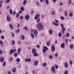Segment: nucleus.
I'll return each instance as SVG.
<instances>
[{
	"label": "nucleus",
	"instance_id": "nucleus-1",
	"mask_svg": "<svg viewBox=\"0 0 74 74\" xmlns=\"http://www.w3.org/2000/svg\"><path fill=\"white\" fill-rule=\"evenodd\" d=\"M44 25L41 22L38 23L36 25V28L38 31H42L44 29Z\"/></svg>",
	"mask_w": 74,
	"mask_h": 74
},
{
	"label": "nucleus",
	"instance_id": "nucleus-2",
	"mask_svg": "<svg viewBox=\"0 0 74 74\" xmlns=\"http://www.w3.org/2000/svg\"><path fill=\"white\" fill-rule=\"evenodd\" d=\"M60 25L62 27V30L61 33H62V34H64V32H65V30H66V29L64 28V25H63V24H61Z\"/></svg>",
	"mask_w": 74,
	"mask_h": 74
},
{
	"label": "nucleus",
	"instance_id": "nucleus-3",
	"mask_svg": "<svg viewBox=\"0 0 74 74\" xmlns=\"http://www.w3.org/2000/svg\"><path fill=\"white\" fill-rule=\"evenodd\" d=\"M16 51V49H11L10 52V55H12V53H14Z\"/></svg>",
	"mask_w": 74,
	"mask_h": 74
},
{
	"label": "nucleus",
	"instance_id": "nucleus-4",
	"mask_svg": "<svg viewBox=\"0 0 74 74\" xmlns=\"http://www.w3.org/2000/svg\"><path fill=\"white\" fill-rule=\"evenodd\" d=\"M6 19L8 22H10L11 20V17L9 15H8L6 17Z\"/></svg>",
	"mask_w": 74,
	"mask_h": 74
},
{
	"label": "nucleus",
	"instance_id": "nucleus-5",
	"mask_svg": "<svg viewBox=\"0 0 74 74\" xmlns=\"http://www.w3.org/2000/svg\"><path fill=\"white\" fill-rule=\"evenodd\" d=\"M39 17H40L39 14H36L35 16L34 19L35 20H37V19H38L39 18Z\"/></svg>",
	"mask_w": 74,
	"mask_h": 74
},
{
	"label": "nucleus",
	"instance_id": "nucleus-6",
	"mask_svg": "<svg viewBox=\"0 0 74 74\" xmlns=\"http://www.w3.org/2000/svg\"><path fill=\"white\" fill-rule=\"evenodd\" d=\"M51 48L53 52H54L55 51V46L53 45L51 46Z\"/></svg>",
	"mask_w": 74,
	"mask_h": 74
},
{
	"label": "nucleus",
	"instance_id": "nucleus-7",
	"mask_svg": "<svg viewBox=\"0 0 74 74\" xmlns=\"http://www.w3.org/2000/svg\"><path fill=\"white\" fill-rule=\"evenodd\" d=\"M31 59H30V58H28V59L27 58H25V62H31Z\"/></svg>",
	"mask_w": 74,
	"mask_h": 74
},
{
	"label": "nucleus",
	"instance_id": "nucleus-8",
	"mask_svg": "<svg viewBox=\"0 0 74 74\" xmlns=\"http://www.w3.org/2000/svg\"><path fill=\"white\" fill-rule=\"evenodd\" d=\"M68 63L66 62H65L64 63V66L65 68H67L68 67Z\"/></svg>",
	"mask_w": 74,
	"mask_h": 74
},
{
	"label": "nucleus",
	"instance_id": "nucleus-9",
	"mask_svg": "<svg viewBox=\"0 0 74 74\" xmlns=\"http://www.w3.org/2000/svg\"><path fill=\"white\" fill-rule=\"evenodd\" d=\"M36 52V49L35 48H33L32 50V53H34Z\"/></svg>",
	"mask_w": 74,
	"mask_h": 74
},
{
	"label": "nucleus",
	"instance_id": "nucleus-10",
	"mask_svg": "<svg viewBox=\"0 0 74 74\" xmlns=\"http://www.w3.org/2000/svg\"><path fill=\"white\" fill-rule=\"evenodd\" d=\"M29 18L30 16H29V15H27L25 16V18L27 20H29Z\"/></svg>",
	"mask_w": 74,
	"mask_h": 74
},
{
	"label": "nucleus",
	"instance_id": "nucleus-11",
	"mask_svg": "<svg viewBox=\"0 0 74 74\" xmlns=\"http://www.w3.org/2000/svg\"><path fill=\"white\" fill-rule=\"evenodd\" d=\"M65 46V44L63 42L62 43L61 45V47L62 48H64V47Z\"/></svg>",
	"mask_w": 74,
	"mask_h": 74
},
{
	"label": "nucleus",
	"instance_id": "nucleus-12",
	"mask_svg": "<svg viewBox=\"0 0 74 74\" xmlns=\"http://www.w3.org/2000/svg\"><path fill=\"white\" fill-rule=\"evenodd\" d=\"M49 32L50 34H52V33H53V31H52V29H50L49 31Z\"/></svg>",
	"mask_w": 74,
	"mask_h": 74
},
{
	"label": "nucleus",
	"instance_id": "nucleus-13",
	"mask_svg": "<svg viewBox=\"0 0 74 74\" xmlns=\"http://www.w3.org/2000/svg\"><path fill=\"white\" fill-rule=\"evenodd\" d=\"M51 69L53 71V73H55L54 72L55 71V68H54V66H53L51 67Z\"/></svg>",
	"mask_w": 74,
	"mask_h": 74
},
{
	"label": "nucleus",
	"instance_id": "nucleus-14",
	"mask_svg": "<svg viewBox=\"0 0 74 74\" xmlns=\"http://www.w3.org/2000/svg\"><path fill=\"white\" fill-rule=\"evenodd\" d=\"M13 68L14 69H12V72H13V73H15V72H16V68L14 67Z\"/></svg>",
	"mask_w": 74,
	"mask_h": 74
},
{
	"label": "nucleus",
	"instance_id": "nucleus-15",
	"mask_svg": "<svg viewBox=\"0 0 74 74\" xmlns=\"http://www.w3.org/2000/svg\"><path fill=\"white\" fill-rule=\"evenodd\" d=\"M9 27L12 30H13V29H14V27L12 26V25L11 24H9Z\"/></svg>",
	"mask_w": 74,
	"mask_h": 74
},
{
	"label": "nucleus",
	"instance_id": "nucleus-16",
	"mask_svg": "<svg viewBox=\"0 0 74 74\" xmlns=\"http://www.w3.org/2000/svg\"><path fill=\"white\" fill-rule=\"evenodd\" d=\"M38 60H36L34 62V65L35 66H37V65L38 64Z\"/></svg>",
	"mask_w": 74,
	"mask_h": 74
},
{
	"label": "nucleus",
	"instance_id": "nucleus-17",
	"mask_svg": "<svg viewBox=\"0 0 74 74\" xmlns=\"http://www.w3.org/2000/svg\"><path fill=\"white\" fill-rule=\"evenodd\" d=\"M34 56L37 57L38 56V54L37 53V52H35L34 54Z\"/></svg>",
	"mask_w": 74,
	"mask_h": 74
},
{
	"label": "nucleus",
	"instance_id": "nucleus-18",
	"mask_svg": "<svg viewBox=\"0 0 74 74\" xmlns=\"http://www.w3.org/2000/svg\"><path fill=\"white\" fill-rule=\"evenodd\" d=\"M27 3V1L26 0H25L23 2V4L24 5H25Z\"/></svg>",
	"mask_w": 74,
	"mask_h": 74
},
{
	"label": "nucleus",
	"instance_id": "nucleus-19",
	"mask_svg": "<svg viewBox=\"0 0 74 74\" xmlns=\"http://www.w3.org/2000/svg\"><path fill=\"white\" fill-rule=\"evenodd\" d=\"M53 24L56 26H59V24H56L54 22H53Z\"/></svg>",
	"mask_w": 74,
	"mask_h": 74
},
{
	"label": "nucleus",
	"instance_id": "nucleus-20",
	"mask_svg": "<svg viewBox=\"0 0 74 74\" xmlns=\"http://www.w3.org/2000/svg\"><path fill=\"white\" fill-rule=\"evenodd\" d=\"M0 60L1 63H3V62H4V58L2 57L1 58V59Z\"/></svg>",
	"mask_w": 74,
	"mask_h": 74
},
{
	"label": "nucleus",
	"instance_id": "nucleus-21",
	"mask_svg": "<svg viewBox=\"0 0 74 74\" xmlns=\"http://www.w3.org/2000/svg\"><path fill=\"white\" fill-rule=\"evenodd\" d=\"M20 32V29L19 28H18L17 29V30H15V32L16 33H18V34H19V32Z\"/></svg>",
	"mask_w": 74,
	"mask_h": 74
},
{
	"label": "nucleus",
	"instance_id": "nucleus-22",
	"mask_svg": "<svg viewBox=\"0 0 74 74\" xmlns=\"http://www.w3.org/2000/svg\"><path fill=\"white\" fill-rule=\"evenodd\" d=\"M64 74H69V71L67 70H65L64 71Z\"/></svg>",
	"mask_w": 74,
	"mask_h": 74
},
{
	"label": "nucleus",
	"instance_id": "nucleus-23",
	"mask_svg": "<svg viewBox=\"0 0 74 74\" xmlns=\"http://www.w3.org/2000/svg\"><path fill=\"white\" fill-rule=\"evenodd\" d=\"M64 14L65 16H67V10H65L64 12Z\"/></svg>",
	"mask_w": 74,
	"mask_h": 74
},
{
	"label": "nucleus",
	"instance_id": "nucleus-24",
	"mask_svg": "<svg viewBox=\"0 0 74 74\" xmlns=\"http://www.w3.org/2000/svg\"><path fill=\"white\" fill-rule=\"evenodd\" d=\"M9 13L10 15H12V10L11 9L10 10Z\"/></svg>",
	"mask_w": 74,
	"mask_h": 74
},
{
	"label": "nucleus",
	"instance_id": "nucleus-25",
	"mask_svg": "<svg viewBox=\"0 0 74 74\" xmlns=\"http://www.w3.org/2000/svg\"><path fill=\"white\" fill-rule=\"evenodd\" d=\"M73 44H71V45L70 47H69V48H71V49H73Z\"/></svg>",
	"mask_w": 74,
	"mask_h": 74
},
{
	"label": "nucleus",
	"instance_id": "nucleus-26",
	"mask_svg": "<svg viewBox=\"0 0 74 74\" xmlns=\"http://www.w3.org/2000/svg\"><path fill=\"white\" fill-rule=\"evenodd\" d=\"M51 45V43L49 41L47 42V46H49L50 45Z\"/></svg>",
	"mask_w": 74,
	"mask_h": 74
},
{
	"label": "nucleus",
	"instance_id": "nucleus-27",
	"mask_svg": "<svg viewBox=\"0 0 74 74\" xmlns=\"http://www.w3.org/2000/svg\"><path fill=\"white\" fill-rule=\"evenodd\" d=\"M16 60L17 62H19L21 61V59H20V58H17L16 59Z\"/></svg>",
	"mask_w": 74,
	"mask_h": 74
},
{
	"label": "nucleus",
	"instance_id": "nucleus-28",
	"mask_svg": "<svg viewBox=\"0 0 74 74\" xmlns=\"http://www.w3.org/2000/svg\"><path fill=\"white\" fill-rule=\"evenodd\" d=\"M24 10H25V8H24V7H22L21 8V11H24Z\"/></svg>",
	"mask_w": 74,
	"mask_h": 74
},
{
	"label": "nucleus",
	"instance_id": "nucleus-29",
	"mask_svg": "<svg viewBox=\"0 0 74 74\" xmlns=\"http://www.w3.org/2000/svg\"><path fill=\"white\" fill-rule=\"evenodd\" d=\"M21 37L22 38V40H23L25 39V36L24 35H22L21 36Z\"/></svg>",
	"mask_w": 74,
	"mask_h": 74
},
{
	"label": "nucleus",
	"instance_id": "nucleus-30",
	"mask_svg": "<svg viewBox=\"0 0 74 74\" xmlns=\"http://www.w3.org/2000/svg\"><path fill=\"white\" fill-rule=\"evenodd\" d=\"M21 52V49H20V48H19L17 52L18 54H19L20 53V52Z\"/></svg>",
	"mask_w": 74,
	"mask_h": 74
},
{
	"label": "nucleus",
	"instance_id": "nucleus-31",
	"mask_svg": "<svg viewBox=\"0 0 74 74\" xmlns=\"http://www.w3.org/2000/svg\"><path fill=\"white\" fill-rule=\"evenodd\" d=\"M62 33L60 32H59L58 33V36L59 37H62Z\"/></svg>",
	"mask_w": 74,
	"mask_h": 74
},
{
	"label": "nucleus",
	"instance_id": "nucleus-32",
	"mask_svg": "<svg viewBox=\"0 0 74 74\" xmlns=\"http://www.w3.org/2000/svg\"><path fill=\"white\" fill-rule=\"evenodd\" d=\"M69 16L70 17H72L73 16V14L72 13H71L69 14Z\"/></svg>",
	"mask_w": 74,
	"mask_h": 74
},
{
	"label": "nucleus",
	"instance_id": "nucleus-33",
	"mask_svg": "<svg viewBox=\"0 0 74 74\" xmlns=\"http://www.w3.org/2000/svg\"><path fill=\"white\" fill-rule=\"evenodd\" d=\"M14 56L15 57H16L18 56V53L17 52H16L14 54Z\"/></svg>",
	"mask_w": 74,
	"mask_h": 74
},
{
	"label": "nucleus",
	"instance_id": "nucleus-34",
	"mask_svg": "<svg viewBox=\"0 0 74 74\" xmlns=\"http://www.w3.org/2000/svg\"><path fill=\"white\" fill-rule=\"evenodd\" d=\"M66 37L68 38L70 36V34L69 33H67L66 35Z\"/></svg>",
	"mask_w": 74,
	"mask_h": 74
},
{
	"label": "nucleus",
	"instance_id": "nucleus-35",
	"mask_svg": "<svg viewBox=\"0 0 74 74\" xmlns=\"http://www.w3.org/2000/svg\"><path fill=\"white\" fill-rule=\"evenodd\" d=\"M11 35L12 36V37H15V35L14 34L13 32L11 33Z\"/></svg>",
	"mask_w": 74,
	"mask_h": 74
},
{
	"label": "nucleus",
	"instance_id": "nucleus-36",
	"mask_svg": "<svg viewBox=\"0 0 74 74\" xmlns=\"http://www.w3.org/2000/svg\"><path fill=\"white\" fill-rule=\"evenodd\" d=\"M31 36L32 37V38H34V35H33V34H32V33H31Z\"/></svg>",
	"mask_w": 74,
	"mask_h": 74
},
{
	"label": "nucleus",
	"instance_id": "nucleus-37",
	"mask_svg": "<svg viewBox=\"0 0 74 74\" xmlns=\"http://www.w3.org/2000/svg\"><path fill=\"white\" fill-rule=\"evenodd\" d=\"M44 49H45L46 51H48V49L46 46H44Z\"/></svg>",
	"mask_w": 74,
	"mask_h": 74
},
{
	"label": "nucleus",
	"instance_id": "nucleus-38",
	"mask_svg": "<svg viewBox=\"0 0 74 74\" xmlns=\"http://www.w3.org/2000/svg\"><path fill=\"white\" fill-rule=\"evenodd\" d=\"M10 0H6L5 1V3H9V2L10 1Z\"/></svg>",
	"mask_w": 74,
	"mask_h": 74
},
{
	"label": "nucleus",
	"instance_id": "nucleus-39",
	"mask_svg": "<svg viewBox=\"0 0 74 74\" xmlns=\"http://www.w3.org/2000/svg\"><path fill=\"white\" fill-rule=\"evenodd\" d=\"M43 66H44V67H45V66H47V63L46 62L43 63Z\"/></svg>",
	"mask_w": 74,
	"mask_h": 74
},
{
	"label": "nucleus",
	"instance_id": "nucleus-40",
	"mask_svg": "<svg viewBox=\"0 0 74 74\" xmlns=\"http://www.w3.org/2000/svg\"><path fill=\"white\" fill-rule=\"evenodd\" d=\"M51 15H55V11H54L53 12L51 13Z\"/></svg>",
	"mask_w": 74,
	"mask_h": 74
},
{
	"label": "nucleus",
	"instance_id": "nucleus-41",
	"mask_svg": "<svg viewBox=\"0 0 74 74\" xmlns=\"http://www.w3.org/2000/svg\"><path fill=\"white\" fill-rule=\"evenodd\" d=\"M6 65V62L5 61H4L3 64V66H5Z\"/></svg>",
	"mask_w": 74,
	"mask_h": 74
},
{
	"label": "nucleus",
	"instance_id": "nucleus-42",
	"mask_svg": "<svg viewBox=\"0 0 74 74\" xmlns=\"http://www.w3.org/2000/svg\"><path fill=\"white\" fill-rule=\"evenodd\" d=\"M40 21H41V19L39 18L36 21V22H40Z\"/></svg>",
	"mask_w": 74,
	"mask_h": 74
},
{
	"label": "nucleus",
	"instance_id": "nucleus-43",
	"mask_svg": "<svg viewBox=\"0 0 74 74\" xmlns=\"http://www.w3.org/2000/svg\"><path fill=\"white\" fill-rule=\"evenodd\" d=\"M23 29H25V30H27V27H24L23 28Z\"/></svg>",
	"mask_w": 74,
	"mask_h": 74
},
{
	"label": "nucleus",
	"instance_id": "nucleus-44",
	"mask_svg": "<svg viewBox=\"0 0 74 74\" xmlns=\"http://www.w3.org/2000/svg\"><path fill=\"white\" fill-rule=\"evenodd\" d=\"M46 4L47 5L49 4V1L48 0H46Z\"/></svg>",
	"mask_w": 74,
	"mask_h": 74
},
{
	"label": "nucleus",
	"instance_id": "nucleus-45",
	"mask_svg": "<svg viewBox=\"0 0 74 74\" xmlns=\"http://www.w3.org/2000/svg\"><path fill=\"white\" fill-rule=\"evenodd\" d=\"M35 32V34L36 33L37 34H38V31H37V29L35 30V32H34V33Z\"/></svg>",
	"mask_w": 74,
	"mask_h": 74
},
{
	"label": "nucleus",
	"instance_id": "nucleus-46",
	"mask_svg": "<svg viewBox=\"0 0 74 74\" xmlns=\"http://www.w3.org/2000/svg\"><path fill=\"white\" fill-rule=\"evenodd\" d=\"M12 44L13 45H15V41L14 40L12 41Z\"/></svg>",
	"mask_w": 74,
	"mask_h": 74
},
{
	"label": "nucleus",
	"instance_id": "nucleus-47",
	"mask_svg": "<svg viewBox=\"0 0 74 74\" xmlns=\"http://www.w3.org/2000/svg\"><path fill=\"white\" fill-rule=\"evenodd\" d=\"M49 58L50 59H52V55H50L49 56Z\"/></svg>",
	"mask_w": 74,
	"mask_h": 74
},
{
	"label": "nucleus",
	"instance_id": "nucleus-48",
	"mask_svg": "<svg viewBox=\"0 0 74 74\" xmlns=\"http://www.w3.org/2000/svg\"><path fill=\"white\" fill-rule=\"evenodd\" d=\"M15 14H16V12L15 11H14L13 12V15L14 16L15 15Z\"/></svg>",
	"mask_w": 74,
	"mask_h": 74
},
{
	"label": "nucleus",
	"instance_id": "nucleus-49",
	"mask_svg": "<svg viewBox=\"0 0 74 74\" xmlns=\"http://www.w3.org/2000/svg\"><path fill=\"white\" fill-rule=\"evenodd\" d=\"M65 43H67L68 42V39H66L65 40Z\"/></svg>",
	"mask_w": 74,
	"mask_h": 74
},
{
	"label": "nucleus",
	"instance_id": "nucleus-50",
	"mask_svg": "<svg viewBox=\"0 0 74 74\" xmlns=\"http://www.w3.org/2000/svg\"><path fill=\"white\" fill-rule=\"evenodd\" d=\"M19 16V13H17L16 15V17L17 18H18V16Z\"/></svg>",
	"mask_w": 74,
	"mask_h": 74
},
{
	"label": "nucleus",
	"instance_id": "nucleus-51",
	"mask_svg": "<svg viewBox=\"0 0 74 74\" xmlns=\"http://www.w3.org/2000/svg\"><path fill=\"white\" fill-rule=\"evenodd\" d=\"M61 19H62V20H64V18L63 17V16H62L61 17Z\"/></svg>",
	"mask_w": 74,
	"mask_h": 74
},
{
	"label": "nucleus",
	"instance_id": "nucleus-52",
	"mask_svg": "<svg viewBox=\"0 0 74 74\" xmlns=\"http://www.w3.org/2000/svg\"><path fill=\"white\" fill-rule=\"evenodd\" d=\"M46 52V50H45L44 49H43V53H45V52Z\"/></svg>",
	"mask_w": 74,
	"mask_h": 74
},
{
	"label": "nucleus",
	"instance_id": "nucleus-53",
	"mask_svg": "<svg viewBox=\"0 0 74 74\" xmlns=\"http://www.w3.org/2000/svg\"><path fill=\"white\" fill-rule=\"evenodd\" d=\"M70 63L71 64V65H72L73 64V62L71 60H70Z\"/></svg>",
	"mask_w": 74,
	"mask_h": 74
},
{
	"label": "nucleus",
	"instance_id": "nucleus-54",
	"mask_svg": "<svg viewBox=\"0 0 74 74\" xmlns=\"http://www.w3.org/2000/svg\"><path fill=\"white\" fill-rule=\"evenodd\" d=\"M3 53V51H2V50H0V55H1Z\"/></svg>",
	"mask_w": 74,
	"mask_h": 74
},
{
	"label": "nucleus",
	"instance_id": "nucleus-55",
	"mask_svg": "<svg viewBox=\"0 0 74 74\" xmlns=\"http://www.w3.org/2000/svg\"><path fill=\"white\" fill-rule=\"evenodd\" d=\"M55 67L57 69H58V65H56L55 66Z\"/></svg>",
	"mask_w": 74,
	"mask_h": 74
},
{
	"label": "nucleus",
	"instance_id": "nucleus-56",
	"mask_svg": "<svg viewBox=\"0 0 74 74\" xmlns=\"http://www.w3.org/2000/svg\"><path fill=\"white\" fill-rule=\"evenodd\" d=\"M58 55V54L57 53H56L55 54V56L56 57H57Z\"/></svg>",
	"mask_w": 74,
	"mask_h": 74
},
{
	"label": "nucleus",
	"instance_id": "nucleus-57",
	"mask_svg": "<svg viewBox=\"0 0 74 74\" xmlns=\"http://www.w3.org/2000/svg\"><path fill=\"white\" fill-rule=\"evenodd\" d=\"M36 47H37L38 48H40V45H36Z\"/></svg>",
	"mask_w": 74,
	"mask_h": 74
},
{
	"label": "nucleus",
	"instance_id": "nucleus-58",
	"mask_svg": "<svg viewBox=\"0 0 74 74\" xmlns=\"http://www.w3.org/2000/svg\"><path fill=\"white\" fill-rule=\"evenodd\" d=\"M1 39H4V36H1Z\"/></svg>",
	"mask_w": 74,
	"mask_h": 74
},
{
	"label": "nucleus",
	"instance_id": "nucleus-59",
	"mask_svg": "<svg viewBox=\"0 0 74 74\" xmlns=\"http://www.w3.org/2000/svg\"><path fill=\"white\" fill-rule=\"evenodd\" d=\"M23 18V16H21L20 17V19H22Z\"/></svg>",
	"mask_w": 74,
	"mask_h": 74
},
{
	"label": "nucleus",
	"instance_id": "nucleus-60",
	"mask_svg": "<svg viewBox=\"0 0 74 74\" xmlns=\"http://www.w3.org/2000/svg\"><path fill=\"white\" fill-rule=\"evenodd\" d=\"M34 34L35 35L36 37H37V34H36V32H34Z\"/></svg>",
	"mask_w": 74,
	"mask_h": 74
},
{
	"label": "nucleus",
	"instance_id": "nucleus-61",
	"mask_svg": "<svg viewBox=\"0 0 74 74\" xmlns=\"http://www.w3.org/2000/svg\"><path fill=\"white\" fill-rule=\"evenodd\" d=\"M69 4H71V0H69Z\"/></svg>",
	"mask_w": 74,
	"mask_h": 74
},
{
	"label": "nucleus",
	"instance_id": "nucleus-62",
	"mask_svg": "<svg viewBox=\"0 0 74 74\" xmlns=\"http://www.w3.org/2000/svg\"><path fill=\"white\" fill-rule=\"evenodd\" d=\"M41 18H44V15H42L41 16Z\"/></svg>",
	"mask_w": 74,
	"mask_h": 74
},
{
	"label": "nucleus",
	"instance_id": "nucleus-63",
	"mask_svg": "<svg viewBox=\"0 0 74 74\" xmlns=\"http://www.w3.org/2000/svg\"><path fill=\"white\" fill-rule=\"evenodd\" d=\"M34 12V11H33V10H32L31 12V14H33Z\"/></svg>",
	"mask_w": 74,
	"mask_h": 74
},
{
	"label": "nucleus",
	"instance_id": "nucleus-64",
	"mask_svg": "<svg viewBox=\"0 0 74 74\" xmlns=\"http://www.w3.org/2000/svg\"><path fill=\"white\" fill-rule=\"evenodd\" d=\"M11 71H9L8 72V74H11Z\"/></svg>",
	"mask_w": 74,
	"mask_h": 74
}]
</instances>
